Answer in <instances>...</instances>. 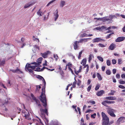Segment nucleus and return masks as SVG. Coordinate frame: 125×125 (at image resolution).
<instances>
[{"instance_id":"obj_15","label":"nucleus","mask_w":125,"mask_h":125,"mask_svg":"<svg viewBox=\"0 0 125 125\" xmlns=\"http://www.w3.org/2000/svg\"><path fill=\"white\" fill-rule=\"evenodd\" d=\"M102 122V125H109L110 124L109 123V120L106 121V120H103Z\"/></svg>"},{"instance_id":"obj_6","label":"nucleus","mask_w":125,"mask_h":125,"mask_svg":"<svg viewBox=\"0 0 125 125\" xmlns=\"http://www.w3.org/2000/svg\"><path fill=\"white\" fill-rule=\"evenodd\" d=\"M114 103H115V102L114 101L106 100L102 102V104L105 106H106V107H108V106L107 105V104H110Z\"/></svg>"},{"instance_id":"obj_14","label":"nucleus","mask_w":125,"mask_h":125,"mask_svg":"<svg viewBox=\"0 0 125 125\" xmlns=\"http://www.w3.org/2000/svg\"><path fill=\"white\" fill-rule=\"evenodd\" d=\"M55 13H54V15L55 16V21H56L57 19L58 18L59 15L58 14V10L57 9L55 11Z\"/></svg>"},{"instance_id":"obj_19","label":"nucleus","mask_w":125,"mask_h":125,"mask_svg":"<svg viewBox=\"0 0 125 125\" xmlns=\"http://www.w3.org/2000/svg\"><path fill=\"white\" fill-rule=\"evenodd\" d=\"M27 64H28V65L27 66L28 69V68H31L32 69L34 70L35 69L36 67H37L36 66H30L31 64H29L28 63H27Z\"/></svg>"},{"instance_id":"obj_33","label":"nucleus","mask_w":125,"mask_h":125,"mask_svg":"<svg viewBox=\"0 0 125 125\" xmlns=\"http://www.w3.org/2000/svg\"><path fill=\"white\" fill-rule=\"evenodd\" d=\"M86 60L85 59H83L81 63H83V65L84 66H85V65L86 64Z\"/></svg>"},{"instance_id":"obj_8","label":"nucleus","mask_w":125,"mask_h":125,"mask_svg":"<svg viewBox=\"0 0 125 125\" xmlns=\"http://www.w3.org/2000/svg\"><path fill=\"white\" fill-rule=\"evenodd\" d=\"M125 39V37H119L117 38L115 40L116 42H120L123 41Z\"/></svg>"},{"instance_id":"obj_4","label":"nucleus","mask_w":125,"mask_h":125,"mask_svg":"<svg viewBox=\"0 0 125 125\" xmlns=\"http://www.w3.org/2000/svg\"><path fill=\"white\" fill-rule=\"evenodd\" d=\"M107 111L108 114L111 116L114 117H116V115L114 113L115 111L114 109L111 108H108L107 109Z\"/></svg>"},{"instance_id":"obj_61","label":"nucleus","mask_w":125,"mask_h":125,"mask_svg":"<svg viewBox=\"0 0 125 125\" xmlns=\"http://www.w3.org/2000/svg\"><path fill=\"white\" fill-rule=\"evenodd\" d=\"M121 77L122 78H125V74H122L121 75Z\"/></svg>"},{"instance_id":"obj_18","label":"nucleus","mask_w":125,"mask_h":125,"mask_svg":"<svg viewBox=\"0 0 125 125\" xmlns=\"http://www.w3.org/2000/svg\"><path fill=\"white\" fill-rule=\"evenodd\" d=\"M68 66V68H71L72 66V64L70 62H69L68 64L66 65L65 69H64L65 70H66L67 69V66Z\"/></svg>"},{"instance_id":"obj_7","label":"nucleus","mask_w":125,"mask_h":125,"mask_svg":"<svg viewBox=\"0 0 125 125\" xmlns=\"http://www.w3.org/2000/svg\"><path fill=\"white\" fill-rule=\"evenodd\" d=\"M102 116L103 119L102 120H106L107 121L108 120H109V118L108 116L106 115L104 112H102Z\"/></svg>"},{"instance_id":"obj_40","label":"nucleus","mask_w":125,"mask_h":125,"mask_svg":"<svg viewBox=\"0 0 125 125\" xmlns=\"http://www.w3.org/2000/svg\"><path fill=\"white\" fill-rule=\"evenodd\" d=\"M37 78H38V79H40V80H42L44 78L43 77H42V76L40 75H38L37 76Z\"/></svg>"},{"instance_id":"obj_57","label":"nucleus","mask_w":125,"mask_h":125,"mask_svg":"<svg viewBox=\"0 0 125 125\" xmlns=\"http://www.w3.org/2000/svg\"><path fill=\"white\" fill-rule=\"evenodd\" d=\"M81 83V81L79 79L78 80V83H77V84L79 86L80 84Z\"/></svg>"},{"instance_id":"obj_37","label":"nucleus","mask_w":125,"mask_h":125,"mask_svg":"<svg viewBox=\"0 0 125 125\" xmlns=\"http://www.w3.org/2000/svg\"><path fill=\"white\" fill-rule=\"evenodd\" d=\"M100 86V85L98 84H97L95 88V90L96 91L98 90L99 89Z\"/></svg>"},{"instance_id":"obj_24","label":"nucleus","mask_w":125,"mask_h":125,"mask_svg":"<svg viewBox=\"0 0 125 125\" xmlns=\"http://www.w3.org/2000/svg\"><path fill=\"white\" fill-rule=\"evenodd\" d=\"M34 3H32L31 4H26L24 7V8H26L29 7H30L31 5H33L34 4Z\"/></svg>"},{"instance_id":"obj_17","label":"nucleus","mask_w":125,"mask_h":125,"mask_svg":"<svg viewBox=\"0 0 125 125\" xmlns=\"http://www.w3.org/2000/svg\"><path fill=\"white\" fill-rule=\"evenodd\" d=\"M101 20L103 22H105L110 20L109 18H108V16H105L104 17L102 18Z\"/></svg>"},{"instance_id":"obj_13","label":"nucleus","mask_w":125,"mask_h":125,"mask_svg":"<svg viewBox=\"0 0 125 125\" xmlns=\"http://www.w3.org/2000/svg\"><path fill=\"white\" fill-rule=\"evenodd\" d=\"M104 90H101L98 92L96 93V94L97 96H102L104 93Z\"/></svg>"},{"instance_id":"obj_1","label":"nucleus","mask_w":125,"mask_h":125,"mask_svg":"<svg viewBox=\"0 0 125 125\" xmlns=\"http://www.w3.org/2000/svg\"><path fill=\"white\" fill-rule=\"evenodd\" d=\"M45 87H43L42 89V92L41 93V94L39 98L40 101L43 104V105L45 108V109H44L41 108L40 109V111L41 112L44 113L47 115H48L47 109L46 108L47 105V100L45 95Z\"/></svg>"},{"instance_id":"obj_47","label":"nucleus","mask_w":125,"mask_h":125,"mask_svg":"<svg viewBox=\"0 0 125 125\" xmlns=\"http://www.w3.org/2000/svg\"><path fill=\"white\" fill-rule=\"evenodd\" d=\"M118 87L121 89H125V87L122 85H119L118 86Z\"/></svg>"},{"instance_id":"obj_53","label":"nucleus","mask_w":125,"mask_h":125,"mask_svg":"<svg viewBox=\"0 0 125 125\" xmlns=\"http://www.w3.org/2000/svg\"><path fill=\"white\" fill-rule=\"evenodd\" d=\"M31 64H34L35 65V66H38V65L37 64V63L35 62H33L31 63Z\"/></svg>"},{"instance_id":"obj_22","label":"nucleus","mask_w":125,"mask_h":125,"mask_svg":"<svg viewBox=\"0 0 125 125\" xmlns=\"http://www.w3.org/2000/svg\"><path fill=\"white\" fill-rule=\"evenodd\" d=\"M25 68H26V69L27 70H28L30 73H32V74H33V71L32 70H31V69H29V68H28V69L27 68V64L25 66Z\"/></svg>"},{"instance_id":"obj_49","label":"nucleus","mask_w":125,"mask_h":125,"mask_svg":"<svg viewBox=\"0 0 125 125\" xmlns=\"http://www.w3.org/2000/svg\"><path fill=\"white\" fill-rule=\"evenodd\" d=\"M5 60L4 59L2 61H0V62L1 63V64L3 65L5 63Z\"/></svg>"},{"instance_id":"obj_20","label":"nucleus","mask_w":125,"mask_h":125,"mask_svg":"<svg viewBox=\"0 0 125 125\" xmlns=\"http://www.w3.org/2000/svg\"><path fill=\"white\" fill-rule=\"evenodd\" d=\"M42 60V57H40L38 59L37 64L38 66L40 65L41 63Z\"/></svg>"},{"instance_id":"obj_64","label":"nucleus","mask_w":125,"mask_h":125,"mask_svg":"<svg viewBox=\"0 0 125 125\" xmlns=\"http://www.w3.org/2000/svg\"><path fill=\"white\" fill-rule=\"evenodd\" d=\"M105 67L104 66H103L102 67V70L103 71H104L105 69Z\"/></svg>"},{"instance_id":"obj_51","label":"nucleus","mask_w":125,"mask_h":125,"mask_svg":"<svg viewBox=\"0 0 125 125\" xmlns=\"http://www.w3.org/2000/svg\"><path fill=\"white\" fill-rule=\"evenodd\" d=\"M33 39L34 41H35L36 40H37L38 41V42H39V39L35 38V37H34V36H33Z\"/></svg>"},{"instance_id":"obj_29","label":"nucleus","mask_w":125,"mask_h":125,"mask_svg":"<svg viewBox=\"0 0 125 125\" xmlns=\"http://www.w3.org/2000/svg\"><path fill=\"white\" fill-rule=\"evenodd\" d=\"M58 69L59 71H57L56 72V71H55V72H56V73H58L59 72H60L62 70V68H61V66L60 65H58Z\"/></svg>"},{"instance_id":"obj_27","label":"nucleus","mask_w":125,"mask_h":125,"mask_svg":"<svg viewBox=\"0 0 125 125\" xmlns=\"http://www.w3.org/2000/svg\"><path fill=\"white\" fill-rule=\"evenodd\" d=\"M16 73H23V72L21 71L18 68H17L16 69Z\"/></svg>"},{"instance_id":"obj_32","label":"nucleus","mask_w":125,"mask_h":125,"mask_svg":"<svg viewBox=\"0 0 125 125\" xmlns=\"http://www.w3.org/2000/svg\"><path fill=\"white\" fill-rule=\"evenodd\" d=\"M114 32H112V33H110L107 35V36L106 37V39H109L110 37V36L112 34H114Z\"/></svg>"},{"instance_id":"obj_3","label":"nucleus","mask_w":125,"mask_h":125,"mask_svg":"<svg viewBox=\"0 0 125 125\" xmlns=\"http://www.w3.org/2000/svg\"><path fill=\"white\" fill-rule=\"evenodd\" d=\"M22 113L23 116L26 119L28 120L31 119L30 114L29 111L27 110H26V111L24 110H22Z\"/></svg>"},{"instance_id":"obj_11","label":"nucleus","mask_w":125,"mask_h":125,"mask_svg":"<svg viewBox=\"0 0 125 125\" xmlns=\"http://www.w3.org/2000/svg\"><path fill=\"white\" fill-rule=\"evenodd\" d=\"M104 99L105 100H115L116 99V98L113 96H110L105 97Z\"/></svg>"},{"instance_id":"obj_16","label":"nucleus","mask_w":125,"mask_h":125,"mask_svg":"<svg viewBox=\"0 0 125 125\" xmlns=\"http://www.w3.org/2000/svg\"><path fill=\"white\" fill-rule=\"evenodd\" d=\"M78 43V41H76L74 42L73 46L74 49L75 50L77 49L78 47V46L77 45Z\"/></svg>"},{"instance_id":"obj_12","label":"nucleus","mask_w":125,"mask_h":125,"mask_svg":"<svg viewBox=\"0 0 125 125\" xmlns=\"http://www.w3.org/2000/svg\"><path fill=\"white\" fill-rule=\"evenodd\" d=\"M49 52V51H48L47 52H45L43 53H41V54L42 56L44 58H47Z\"/></svg>"},{"instance_id":"obj_45","label":"nucleus","mask_w":125,"mask_h":125,"mask_svg":"<svg viewBox=\"0 0 125 125\" xmlns=\"http://www.w3.org/2000/svg\"><path fill=\"white\" fill-rule=\"evenodd\" d=\"M53 57L55 59V60L56 61L58 59V57L57 54L54 55Z\"/></svg>"},{"instance_id":"obj_41","label":"nucleus","mask_w":125,"mask_h":125,"mask_svg":"<svg viewBox=\"0 0 125 125\" xmlns=\"http://www.w3.org/2000/svg\"><path fill=\"white\" fill-rule=\"evenodd\" d=\"M119 83L121 84H123L125 83V81H123L122 80H120L119 81Z\"/></svg>"},{"instance_id":"obj_39","label":"nucleus","mask_w":125,"mask_h":125,"mask_svg":"<svg viewBox=\"0 0 125 125\" xmlns=\"http://www.w3.org/2000/svg\"><path fill=\"white\" fill-rule=\"evenodd\" d=\"M75 81H74L73 83V88H75L76 87V80L75 79V78H74Z\"/></svg>"},{"instance_id":"obj_59","label":"nucleus","mask_w":125,"mask_h":125,"mask_svg":"<svg viewBox=\"0 0 125 125\" xmlns=\"http://www.w3.org/2000/svg\"><path fill=\"white\" fill-rule=\"evenodd\" d=\"M8 83L7 84V85L8 86H10L11 85V84L10 83V80H8Z\"/></svg>"},{"instance_id":"obj_36","label":"nucleus","mask_w":125,"mask_h":125,"mask_svg":"<svg viewBox=\"0 0 125 125\" xmlns=\"http://www.w3.org/2000/svg\"><path fill=\"white\" fill-rule=\"evenodd\" d=\"M65 4V2L63 1H62L61 2L60 6L62 7Z\"/></svg>"},{"instance_id":"obj_25","label":"nucleus","mask_w":125,"mask_h":125,"mask_svg":"<svg viewBox=\"0 0 125 125\" xmlns=\"http://www.w3.org/2000/svg\"><path fill=\"white\" fill-rule=\"evenodd\" d=\"M111 92L109 93L108 94L109 95H114V94L116 92V91L113 90L111 91Z\"/></svg>"},{"instance_id":"obj_60","label":"nucleus","mask_w":125,"mask_h":125,"mask_svg":"<svg viewBox=\"0 0 125 125\" xmlns=\"http://www.w3.org/2000/svg\"><path fill=\"white\" fill-rule=\"evenodd\" d=\"M116 77L118 79H119L120 78V76L119 74H117L116 75Z\"/></svg>"},{"instance_id":"obj_46","label":"nucleus","mask_w":125,"mask_h":125,"mask_svg":"<svg viewBox=\"0 0 125 125\" xmlns=\"http://www.w3.org/2000/svg\"><path fill=\"white\" fill-rule=\"evenodd\" d=\"M107 64L108 66H109L111 64L109 60H108L106 61Z\"/></svg>"},{"instance_id":"obj_2","label":"nucleus","mask_w":125,"mask_h":125,"mask_svg":"<svg viewBox=\"0 0 125 125\" xmlns=\"http://www.w3.org/2000/svg\"><path fill=\"white\" fill-rule=\"evenodd\" d=\"M22 113L23 116L26 119L28 120L31 119L30 114L29 111L27 110H26V111L24 110H22Z\"/></svg>"},{"instance_id":"obj_62","label":"nucleus","mask_w":125,"mask_h":125,"mask_svg":"<svg viewBox=\"0 0 125 125\" xmlns=\"http://www.w3.org/2000/svg\"><path fill=\"white\" fill-rule=\"evenodd\" d=\"M77 109H78V111H79V114H80V115H81V111H80V108H79V107H77Z\"/></svg>"},{"instance_id":"obj_43","label":"nucleus","mask_w":125,"mask_h":125,"mask_svg":"<svg viewBox=\"0 0 125 125\" xmlns=\"http://www.w3.org/2000/svg\"><path fill=\"white\" fill-rule=\"evenodd\" d=\"M82 52L83 51H82L79 53V55L78 57V58L79 59H80V58L81 57V54L82 53Z\"/></svg>"},{"instance_id":"obj_58","label":"nucleus","mask_w":125,"mask_h":125,"mask_svg":"<svg viewBox=\"0 0 125 125\" xmlns=\"http://www.w3.org/2000/svg\"><path fill=\"white\" fill-rule=\"evenodd\" d=\"M116 70L115 69H113V74H115L116 73Z\"/></svg>"},{"instance_id":"obj_38","label":"nucleus","mask_w":125,"mask_h":125,"mask_svg":"<svg viewBox=\"0 0 125 125\" xmlns=\"http://www.w3.org/2000/svg\"><path fill=\"white\" fill-rule=\"evenodd\" d=\"M122 63V60L121 59H118V63L119 64H121Z\"/></svg>"},{"instance_id":"obj_50","label":"nucleus","mask_w":125,"mask_h":125,"mask_svg":"<svg viewBox=\"0 0 125 125\" xmlns=\"http://www.w3.org/2000/svg\"><path fill=\"white\" fill-rule=\"evenodd\" d=\"M84 39H80L79 41H78V43H82L83 42H84Z\"/></svg>"},{"instance_id":"obj_34","label":"nucleus","mask_w":125,"mask_h":125,"mask_svg":"<svg viewBox=\"0 0 125 125\" xmlns=\"http://www.w3.org/2000/svg\"><path fill=\"white\" fill-rule=\"evenodd\" d=\"M97 59L100 61L103 62V58L101 57L98 56L97 57Z\"/></svg>"},{"instance_id":"obj_63","label":"nucleus","mask_w":125,"mask_h":125,"mask_svg":"<svg viewBox=\"0 0 125 125\" xmlns=\"http://www.w3.org/2000/svg\"><path fill=\"white\" fill-rule=\"evenodd\" d=\"M10 71H11L13 73H16V70L10 69Z\"/></svg>"},{"instance_id":"obj_23","label":"nucleus","mask_w":125,"mask_h":125,"mask_svg":"<svg viewBox=\"0 0 125 125\" xmlns=\"http://www.w3.org/2000/svg\"><path fill=\"white\" fill-rule=\"evenodd\" d=\"M125 119V117H121L118 119V121L122 122H124Z\"/></svg>"},{"instance_id":"obj_26","label":"nucleus","mask_w":125,"mask_h":125,"mask_svg":"<svg viewBox=\"0 0 125 125\" xmlns=\"http://www.w3.org/2000/svg\"><path fill=\"white\" fill-rule=\"evenodd\" d=\"M97 76L98 79V80L100 81H101L102 79V78L100 74L99 73H97Z\"/></svg>"},{"instance_id":"obj_10","label":"nucleus","mask_w":125,"mask_h":125,"mask_svg":"<svg viewBox=\"0 0 125 125\" xmlns=\"http://www.w3.org/2000/svg\"><path fill=\"white\" fill-rule=\"evenodd\" d=\"M104 40L100 38H96L94 39L93 40V42H98L101 41H104Z\"/></svg>"},{"instance_id":"obj_55","label":"nucleus","mask_w":125,"mask_h":125,"mask_svg":"<svg viewBox=\"0 0 125 125\" xmlns=\"http://www.w3.org/2000/svg\"><path fill=\"white\" fill-rule=\"evenodd\" d=\"M116 61L115 60L113 59L112 60V63L113 64H115L116 63Z\"/></svg>"},{"instance_id":"obj_44","label":"nucleus","mask_w":125,"mask_h":125,"mask_svg":"<svg viewBox=\"0 0 125 125\" xmlns=\"http://www.w3.org/2000/svg\"><path fill=\"white\" fill-rule=\"evenodd\" d=\"M92 87V85H90L88 87L87 89V91L88 92H89L91 89Z\"/></svg>"},{"instance_id":"obj_30","label":"nucleus","mask_w":125,"mask_h":125,"mask_svg":"<svg viewBox=\"0 0 125 125\" xmlns=\"http://www.w3.org/2000/svg\"><path fill=\"white\" fill-rule=\"evenodd\" d=\"M86 67H87L86 69V74L87 73H88V70H89V67L88 66V64H87L85 66H84V68H85Z\"/></svg>"},{"instance_id":"obj_35","label":"nucleus","mask_w":125,"mask_h":125,"mask_svg":"<svg viewBox=\"0 0 125 125\" xmlns=\"http://www.w3.org/2000/svg\"><path fill=\"white\" fill-rule=\"evenodd\" d=\"M93 57V56L92 55V54H90L89 57V62H90L92 60V57Z\"/></svg>"},{"instance_id":"obj_52","label":"nucleus","mask_w":125,"mask_h":125,"mask_svg":"<svg viewBox=\"0 0 125 125\" xmlns=\"http://www.w3.org/2000/svg\"><path fill=\"white\" fill-rule=\"evenodd\" d=\"M98 45L99 47H105V45L101 43H99L98 44Z\"/></svg>"},{"instance_id":"obj_5","label":"nucleus","mask_w":125,"mask_h":125,"mask_svg":"<svg viewBox=\"0 0 125 125\" xmlns=\"http://www.w3.org/2000/svg\"><path fill=\"white\" fill-rule=\"evenodd\" d=\"M31 96L33 100L35 101L36 104L39 107V108H41L42 107V106L40 103V102L39 100L37 99L33 94H31Z\"/></svg>"},{"instance_id":"obj_42","label":"nucleus","mask_w":125,"mask_h":125,"mask_svg":"<svg viewBox=\"0 0 125 125\" xmlns=\"http://www.w3.org/2000/svg\"><path fill=\"white\" fill-rule=\"evenodd\" d=\"M56 0H52L51 1H50V2H49L47 5V6H49L54 1H55Z\"/></svg>"},{"instance_id":"obj_31","label":"nucleus","mask_w":125,"mask_h":125,"mask_svg":"<svg viewBox=\"0 0 125 125\" xmlns=\"http://www.w3.org/2000/svg\"><path fill=\"white\" fill-rule=\"evenodd\" d=\"M80 37H87V34L86 33H84L81 34L80 35Z\"/></svg>"},{"instance_id":"obj_21","label":"nucleus","mask_w":125,"mask_h":125,"mask_svg":"<svg viewBox=\"0 0 125 125\" xmlns=\"http://www.w3.org/2000/svg\"><path fill=\"white\" fill-rule=\"evenodd\" d=\"M117 17L115 15H110L109 16V18L110 19V20L111 21L112 19L113 18H116Z\"/></svg>"},{"instance_id":"obj_28","label":"nucleus","mask_w":125,"mask_h":125,"mask_svg":"<svg viewBox=\"0 0 125 125\" xmlns=\"http://www.w3.org/2000/svg\"><path fill=\"white\" fill-rule=\"evenodd\" d=\"M41 9H40L37 12V14L40 16H42V12L41 11Z\"/></svg>"},{"instance_id":"obj_48","label":"nucleus","mask_w":125,"mask_h":125,"mask_svg":"<svg viewBox=\"0 0 125 125\" xmlns=\"http://www.w3.org/2000/svg\"><path fill=\"white\" fill-rule=\"evenodd\" d=\"M106 74L108 75H110L111 74V72L109 70H107L106 71Z\"/></svg>"},{"instance_id":"obj_56","label":"nucleus","mask_w":125,"mask_h":125,"mask_svg":"<svg viewBox=\"0 0 125 125\" xmlns=\"http://www.w3.org/2000/svg\"><path fill=\"white\" fill-rule=\"evenodd\" d=\"M96 113H94L93 114H92L91 115V116L92 118H95V117L94 116H96Z\"/></svg>"},{"instance_id":"obj_9","label":"nucleus","mask_w":125,"mask_h":125,"mask_svg":"<svg viewBox=\"0 0 125 125\" xmlns=\"http://www.w3.org/2000/svg\"><path fill=\"white\" fill-rule=\"evenodd\" d=\"M116 47V45L114 43H112L108 47V49L110 50H113Z\"/></svg>"},{"instance_id":"obj_54","label":"nucleus","mask_w":125,"mask_h":125,"mask_svg":"<svg viewBox=\"0 0 125 125\" xmlns=\"http://www.w3.org/2000/svg\"><path fill=\"white\" fill-rule=\"evenodd\" d=\"M88 103H92V104H95V102L94 101H89Z\"/></svg>"}]
</instances>
